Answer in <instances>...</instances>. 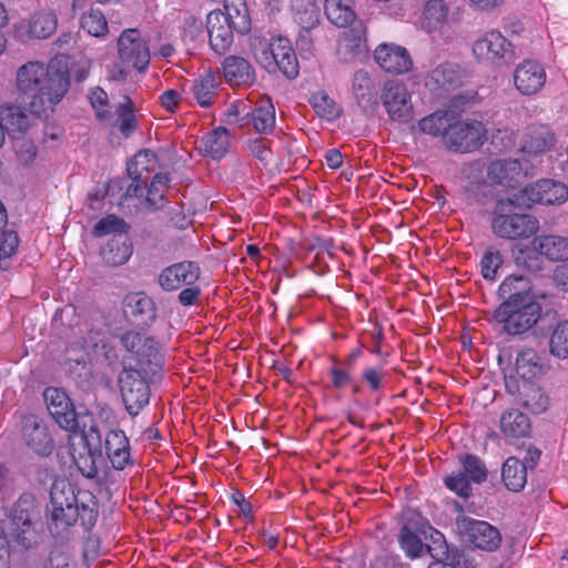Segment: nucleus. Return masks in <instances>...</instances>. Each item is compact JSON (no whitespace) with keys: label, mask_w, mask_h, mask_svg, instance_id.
Here are the masks:
<instances>
[{"label":"nucleus","mask_w":568,"mask_h":568,"mask_svg":"<svg viewBox=\"0 0 568 568\" xmlns=\"http://www.w3.org/2000/svg\"><path fill=\"white\" fill-rule=\"evenodd\" d=\"M448 19V7L444 0H429L424 8L422 24L433 32L442 29Z\"/></svg>","instance_id":"49530a36"},{"label":"nucleus","mask_w":568,"mask_h":568,"mask_svg":"<svg viewBox=\"0 0 568 568\" xmlns=\"http://www.w3.org/2000/svg\"><path fill=\"white\" fill-rule=\"evenodd\" d=\"M223 14L236 32L244 34L250 31L251 19L245 0H224Z\"/></svg>","instance_id":"79ce46f5"},{"label":"nucleus","mask_w":568,"mask_h":568,"mask_svg":"<svg viewBox=\"0 0 568 568\" xmlns=\"http://www.w3.org/2000/svg\"><path fill=\"white\" fill-rule=\"evenodd\" d=\"M223 77L232 87H247L255 81V70L244 58L229 55L222 63Z\"/></svg>","instance_id":"c85d7f7f"},{"label":"nucleus","mask_w":568,"mask_h":568,"mask_svg":"<svg viewBox=\"0 0 568 568\" xmlns=\"http://www.w3.org/2000/svg\"><path fill=\"white\" fill-rule=\"evenodd\" d=\"M545 368L542 357L534 348H524L516 356V373L525 382L541 376L545 373Z\"/></svg>","instance_id":"e433bc0d"},{"label":"nucleus","mask_w":568,"mask_h":568,"mask_svg":"<svg viewBox=\"0 0 568 568\" xmlns=\"http://www.w3.org/2000/svg\"><path fill=\"white\" fill-rule=\"evenodd\" d=\"M16 84L19 93L30 99V111L40 116L62 100L70 87L67 68H59L52 60L47 67L39 61H30L17 70Z\"/></svg>","instance_id":"f257e3e1"},{"label":"nucleus","mask_w":568,"mask_h":568,"mask_svg":"<svg viewBox=\"0 0 568 568\" xmlns=\"http://www.w3.org/2000/svg\"><path fill=\"white\" fill-rule=\"evenodd\" d=\"M516 194L527 207L532 204L559 205L568 200V187L561 182L545 179L527 185Z\"/></svg>","instance_id":"4468645a"},{"label":"nucleus","mask_w":568,"mask_h":568,"mask_svg":"<svg viewBox=\"0 0 568 568\" xmlns=\"http://www.w3.org/2000/svg\"><path fill=\"white\" fill-rule=\"evenodd\" d=\"M541 307L538 303L531 302L511 306V303H501L495 311L494 317L498 323L504 324V331L510 335H517L544 322L540 316Z\"/></svg>","instance_id":"0eeeda50"},{"label":"nucleus","mask_w":568,"mask_h":568,"mask_svg":"<svg viewBox=\"0 0 568 568\" xmlns=\"http://www.w3.org/2000/svg\"><path fill=\"white\" fill-rule=\"evenodd\" d=\"M501 479L511 491H520L527 481V466L516 457H509L503 465Z\"/></svg>","instance_id":"a19ab883"},{"label":"nucleus","mask_w":568,"mask_h":568,"mask_svg":"<svg viewBox=\"0 0 568 568\" xmlns=\"http://www.w3.org/2000/svg\"><path fill=\"white\" fill-rule=\"evenodd\" d=\"M381 101L390 120L407 123L413 118L410 94L404 83L385 82L381 92Z\"/></svg>","instance_id":"2eb2a0df"},{"label":"nucleus","mask_w":568,"mask_h":568,"mask_svg":"<svg viewBox=\"0 0 568 568\" xmlns=\"http://www.w3.org/2000/svg\"><path fill=\"white\" fill-rule=\"evenodd\" d=\"M549 352L557 358H568V321L559 322L549 337Z\"/></svg>","instance_id":"3c124183"},{"label":"nucleus","mask_w":568,"mask_h":568,"mask_svg":"<svg viewBox=\"0 0 568 568\" xmlns=\"http://www.w3.org/2000/svg\"><path fill=\"white\" fill-rule=\"evenodd\" d=\"M445 559L450 560L456 568H475L474 558L465 549H453Z\"/></svg>","instance_id":"774afa93"},{"label":"nucleus","mask_w":568,"mask_h":568,"mask_svg":"<svg viewBox=\"0 0 568 568\" xmlns=\"http://www.w3.org/2000/svg\"><path fill=\"white\" fill-rule=\"evenodd\" d=\"M229 116H235V122L241 129L252 126L258 134H270L275 129V108L266 95L260 97L250 105L245 103L232 105Z\"/></svg>","instance_id":"39448f33"},{"label":"nucleus","mask_w":568,"mask_h":568,"mask_svg":"<svg viewBox=\"0 0 568 568\" xmlns=\"http://www.w3.org/2000/svg\"><path fill=\"white\" fill-rule=\"evenodd\" d=\"M367 51L366 29L361 22L345 30L337 42V53L345 62L361 59Z\"/></svg>","instance_id":"393cba45"},{"label":"nucleus","mask_w":568,"mask_h":568,"mask_svg":"<svg viewBox=\"0 0 568 568\" xmlns=\"http://www.w3.org/2000/svg\"><path fill=\"white\" fill-rule=\"evenodd\" d=\"M546 82L544 67L534 60H525L514 71L516 89L524 95H532L541 90Z\"/></svg>","instance_id":"4be33fe9"},{"label":"nucleus","mask_w":568,"mask_h":568,"mask_svg":"<svg viewBox=\"0 0 568 568\" xmlns=\"http://www.w3.org/2000/svg\"><path fill=\"white\" fill-rule=\"evenodd\" d=\"M555 143L554 134L546 128L531 129L521 145V150L528 154H541L552 148Z\"/></svg>","instance_id":"a18cd8bd"},{"label":"nucleus","mask_w":568,"mask_h":568,"mask_svg":"<svg viewBox=\"0 0 568 568\" xmlns=\"http://www.w3.org/2000/svg\"><path fill=\"white\" fill-rule=\"evenodd\" d=\"M22 443L40 457H48L54 449V439L48 424L38 415L28 414L21 419Z\"/></svg>","instance_id":"9b49d317"},{"label":"nucleus","mask_w":568,"mask_h":568,"mask_svg":"<svg viewBox=\"0 0 568 568\" xmlns=\"http://www.w3.org/2000/svg\"><path fill=\"white\" fill-rule=\"evenodd\" d=\"M486 138L487 130L481 122L457 121L455 116L447 135L444 136V144L453 152L466 153L479 149Z\"/></svg>","instance_id":"9d476101"},{"label":"nucleus","mask_w":568,"mask_h":568,"mask_svg":"<svg viewBox=\"0 0 568 568\" xmlns=\"http://www.w3.org/2000/svg\"><path fill=\"white\" fill-rule=\"evenodd\" d=\"M170 179L165 173H158L153 176L150 185L146 189V203L152 210L162 207L164 200V190L168 187Z\"/></svg>","instance_id":"6e6d98bb"},{"label":"nucleus","mask_w":568,"mask_h":568,"mask_svg":"<svg viewBox=\"0 0 568 568\" xmlns=\"http://www.w3.org/2000/svg\"><path fill=\"white\" fill-rule=\"evenodd\" d=\"M234 28L226 21L222 10H213L206 17V32L211 49L225 54L234 41Z\"/></svg>","instance_id":"6ab92c4d"},{"label":"nucleus","mask_w":568,"mask_h":568,"mask_svg":"<svg viewBox=\"0 0 568 568\" xmlns=\"http://www.w3.org/2000/svg\"><path fill=\"white\" fill-rule=\"evenodd\" d=\"M155 155L145 150L139 152L126 166V172L132 182L128 185L124 193V199H140L143 196L144 189L146 187L150 172V161L154 160Z\"/></svg>","instance_id":"5701e85b"},{"label":"nucleus","mask_w":568,"mask_h":568,"mask_svg":"<svg viewBox=\"0 0 568 568\" xmlns=\"http://www.w3.org/2000/svg\"><path fill=\"white\" fill-rule=\"evenodd\" d=\"M81 28L93 37H103L108 32V22L104 14L91 9L81 17Z\"/></svg>","instance_id":"13d9d810"},{"label":"nucleus","mask_w":568,"mask_h":568,"mask_svg":"<svg viewBox=\"0 0 568 568\" xmlns=\"http://www.w3.org/2000/svg\"><path fill=\"white\" fill-rule=\"evenodd\" d=\"M36 514L34 495L23 493L13 504L9 515L12 525L11 535L16 542L24 549L34 548L39 544V537L32 523Z\"/></svg>","instance_id":"20e7f679"},{"label":"nucleus","mask_w":568,"mask_h":568,"mask_svg":"<svg viewBox=\"0 0 568 568\" xmlns=\"http://www.w3.org/2000/svg\"><path fill=\"white\" fill-rule=\"evenodd\" d=\"M28 27V31L31 37L37 39H47L57 30V14L52 11L37 12L30 18Z\"/></svg>","instance_id":"de8ad7c7"},{"label":"nucleus","mask_w":568,"mask_h":568,"mask_svg":"<svg viewBox=\"0 0 568 568\" xmlns=\"http://www.w3.org/2000/svg\"><path fill=\"white\" fill-rule=\"evenodd\" d=\"M118 54L123 65L143 72L150 63V49L138 29H125L118 39Z\"/></svg>","instance_id":"f8f14e48"},{"label":"nucleus","mask_w":568,"mask_h":568,"mask_svg":"<svg viewBox=\"0 0 568 568\" xmlns=\"http://www.w3.org/2000/svg\"><path fill=\"white\" fill-rule=\"evenodd\" d=\"M43 397L55 423L64 430L77 432L79 427L77 413L67 393L58 387H47Z\"/></svg>","instance_id":"dca6fc26"},{"label":"nucleus","mask_w":568,"mask_h":568,"mask_svg":"<svg viewBox=\"0 0 568 568\" xmlns=\"http://www.w3.org/2000/svg\"><path fill=\"white\" fill-rule=\"evenodd\" d=\"M353 97L367 115H374L378 109V92L374 80L367 71L358 70L352 79Z\"/></svg>","instance_id":"b1692460"},{"label":"nucleus","mask_w":568,"mask_h":568,"mask_svg":"<svg viewBox=\"0 0 568 568\" xmlns=\"http://www.w3.org/2000/svg\"><path fill=\"white\" fill-rule=\"evenodd\" d=\"M154 377L146 376L141 371L124 368L118 378L123 404L131 416H136L150 402L149 381Z\"/></svg>","instance_id":"423d86ee"},{"label":"nucleus","mask_w":568,"mask_h":568,"mask_svg":"<svg viewBox=\"0 0 568 568\" xmlns=\"http://www.w3.org/2000/svg\"><path fill=\"white\" fill-rule=\"evenodd\" d=\"M455 115L456 114L453 111L438 110L427 116H424L418 122V128L423 133L432 136H440L444 140V136L447 135V132L450 129Z\"/></svg>","instance_id":"ea45409f"},{"label":"nucleus","mask_w":568,"mask_h":568,"mask_svg":"<svg viewBox=\"0 0 568 568\" xmlns=\"http://www.w3.org/2000/svg\"><path fill=\"white\" fill-rule=\"evenodd\" d=\"M503 260L498 251L488 250L480 262L481 274L487 280H493Z\"/></svg>","instance_id":"e2e57ef3"},{"label":"nucleus","mask_w":568,"mask_h":568,"mask_svg":"<svg viewBox=\"0 0 568 568\" xmlns=\"http://www.w3.org/2000/svg\"><path fill=\"white\" fill-rule=\"evenodd\" d=\"M217 87L219 77L212 71H206L193 81L191 90L197 104L209 108L219 95Z\"/></svg>","instance_id":"4c0bfd02"},{"label":"nucleus","mask_w":568,"mask_h":568,"mask_svg":"<svg viewBox=\"0 0 568 568\" xmlns=\"http://www.w3.org/2000/svg\"><path fill=\"white\" fill-rule=\"evenodd\" d=\"M119 130L121 134L129 138L136 129L133 102L129 97L116 108Z\"/></svg>","instance_id":"5fc2aeb1"},{"label":"nucleus","mask_w":568,"mask_h":568,"mask_svg":"<svg viewBox=\"0 0 568 568\" xmlns=\"http://www.w3.org/2000/svg\"><path fill=\"white\" fill-rule=\"evenodd\" d=\"M310 102L316 114L328 121L337 119L341 114L339 106L324 91L312 94Z\"/></svg>","instance_id":"603ef678"},{"label":"nucleus","mask_w":568,"mask_h":568,"mask_svg":"<svg viewBox=\"0 0 568 568\" xmlns=\"http://www.w3.org/2000/svg\"><path fill=\"white\" fill-rule=\"evenodd\" d=\"M125 315L138 326H148L156 317L155 304L143 293L132 294L124 300Z\"/></svg>","instance_id":"cd10ccee"},{"label":"nucleus","mask_w":568,"mask_h":568,"mask_svg":"<svg viewBox=\"0 0 568 568\" xmlns=\"http://www.w3.org/2000/svg\"><path fill=\"white\" fill-rule=\"evenodd\" d=\"M534 253L551 262L568 261V239L559 235H538L531 241Z\"/></svg>","instance_id":"2f4dec72"},{"label":"nucleus","mask_w":568,"mask_h":568,"mask_svg":"<svg viewBox=\"0 0 568 568\" xmlns=\"http://www.w3.org/2000/svg\"><path fill=\"white\" fill-rule=\"evenodd\" d=\"M529 169L527 160L500 159L489 164L487 175L496 184L515 187L523 178L528 176Z\"/></svg>","instance_id":"a211bd4d"},{"label":"nucleus","mask_w":568,"mask_h":568,"mask_svg":"<svg viewBox=\"0 0 568 568\" xmlns=\"http://www.w3.org/2000/svg\"><path fill=\"white\" fill-rule=\"evenodd\" d=\"M463 83V72L455 63H442L426 78V87L432 91L455 89Z\"/></svg>","instance_id":"473e14b6"},{"label":"nucleus","mask_w":568,"mask_h":568,"mask_svg":"<svg viewBox=\"0 0 568 568\" xmlns=\"http://www.w3.org/2000/svg\"><path fill=\"white\" fill-rule=\"evenodd\" d=\"M473 52L480 62L501 65L513 59L511 43L497 30H490L473 44Z\"/></svg>","instance_id":"ddd939ff"},{"label":"nucleus","mask_w":568,"mask_h":568,"mask_svg":"<svg viewBox=\"0 0 568 568\" xmlns=\"http://www.w3.org/2000/svg\"><path fill=\"white\" fill-rule=\"evenodd\" d=\"M423 525L424 519L418 517L417 519L407 520L399 530L398 544L410 559L419 558L426 552V544L422 540Z\"/></svg>","instance_id":"a878e982"},{"label":"nucleus","mask_w":568,"mask_h":568,"mask_svg":"<svg viewBox=\"0 0 568 568\" xmlns=\"http://www.w3.org/2000/svg\"><path fill=\"white\" fill-rule=\"evenodd\" d=\"M204 32H203V23L200 19L193 17V16H190L186 20H185V26H184V39L185 40H190L192 42H196V41H201L203 42L204 41Z\"/></svg>","instance_id":"338daca9"},{"label":"nucleus","mask_w":568,"mask_h":568,"mask_svg":"<svg viewBox=\"0 0 568 568\" xmlns=\"http://www.w3.org/2000/svg\"><path fill=\"white\" fill-rule=\"evenodd\" d=\"M200 275L201 268L196 262L182 261L164 267L158 276V284L163 291L173 292L195 284Z\"/></svg>","instance_id":"f3484780"},{"label":"nucleus","mask_w":568,"mask_h":568,"mask_svg":"<svg viewBox=\"0 0 568 568\" xmlns=\"http://www.w3.org/2000/svg\"><path fill=\"white\" fill-rule=\"evenodd\" d=\"M318 23V14L315 12V18L312 19L310 26H303L296 39L297 48L303 52H311L313 50V36L312 31Z\"/></svg>","instance_id":"69168bd1"},{"label":"nucleus","mask_w":568,"mask_h":568,"mask_svg":"<svg viewBox=\"0 0 568 568\" xmlns=\"http://www.w3.org/2000/svg\"><path fill=\"white\" fill-rule=\"evenodd\" d=\"M499 429L504 438L510 443L527 437L531 430V423L525 413L517 408H510L501 414Z\"/></svg>","instance_id":"7c9ffc66"},{"label":"nucleus","mask_w":568,"mask_h":568,"mask_svg":"<svg viewBox=\"0 0 568 568\" xmlns=\"http://www.w3.org/2000/svg\"><path fill=\"white\" fill-rule=\"evenodd\" d=\"M456 528L462 539L474 548L493 552L501 545V534L491 524L468 516L456 519Z\"/></svg>","instance_id":"6e6552de"},{"label":"nucleus","mask_w":568,"mask_h":568,"mask_svg":"<svg viewBox=\"0 0 568 568\" xmlns=\"http://www.w3.org/2000/svg\"><path fill=\"white\" fill-rule=\"evenodd\" d=\"M516 145V140L513 131L507 129H498L493 133L487 151L490 154H501L513 150Z\"/></svg>","instance_id":"bf43d9fd"},{"label":"nucleus","mask_w":568,"mask_h":568,"mask_svg":"<svg viewBox=\"0 0 568 568\" xmlns=\"http://www.w3.org/2000/svg\"><path fill=\"white\" fill-rule=\"evenodd\" d=\"M519 403L534 414L544 413L549 405V397L537 385L525 382L519 392Z\"/></svg>","instance_id":"37998d69"},{"label":"nucleus","mask_w":568,"mask_h":568,"mask_svg":"<svg viewBox=\"0 0 568 568\" xmlns=\"http://www.w3.org/2000/svg\"><path fill=\"white\" fill-rule=\"evenodd\" d=\"M498 294L504 300L503 303H511V306L535 302L530 282L523 275L506 277L499 286Z\"/></svg>","instance_id":"c756f323"},{"label":"nucleus","mask_w":568,"mask_h":568,"mask_svg":"<svg viewBox=\"0 0 568 568\" xmlns=\"http://www.w3.org/2000/svg\"><path fill=\"white\" fill-rule=\"evenodd\" d=\"M270 65L264 69L268 73L281 72L287 79H295L300 73V64L291 42L285 38L273 39V51Z\"/></svg>","instance_id":"aec40b11"},{"label":"nucleus","mask_w":568,"mask_h":568,"mask_svg":"<svg viewBox=\"0 0 568 568\" xmlns=\"http://www.w3.org/2000/svg\"><path fill=\"white\" fill-rule=\"evenodd\" d=\"M132 255V243L128 235H113L101 251L102 260L111 266H119L128 262Z\"/></svg>","instance_id":"58836bf2"},{"label":"nucleus","mask_w":568,"mask_h":568,"mask_svg":"<svg viewBox=\"0 0 568 568\" xmlns=\"http://www.w3.org/2000/svg\"><path fill=\"white\" fill-rule=\"evenodd\" d=\"M248 47L257 63L263 68L265 64L270 65V58L273 54V40H268L261 34H252L248 39Z\"/></svg>","instance_id":"4d7b16f0"},{"label":"nucleus","mask_w":568,"mask_h":568,"mask_svg":"<svg viewBox=\"0 0 568 568\" xmlns=\"http://www.w3.org/2000/svg\"><path fill=\"white\" fill-rule=\"evenodd\" d=\"M517 207H527L519 202V196L497 201L491 219V230L495 235L506 240L528 239L539 230V221L529 214L517 213Z\"/></svg>","instance_id":"7ed1b4c3"},{"label":"nucleus","mask_w":568,"mask_h":568,"mask_svg":"<svg viewBox=\"0 0 568 568\" xmlns=\"http://www.w3.org/2000/svg\"><path fill=\"white\" fill-rule=\"evenodd\" d=\"M230 148V132L224 126H219L205 133L199 141L197 149L204 155L214 160L222 159Z\"/></svg>","instance_id":"c9c22d12"},{"label":"nucleus","mask_w":568,"mask_h":568,"mask_svg":"<svg viewBox=\"0 0 568 568\" xmlns=\"http://www.w3.org/2000/svg\"><path fill=\"white\" fill-rule=\"evenodd\" d=\"M0 121L8 131L24 132L29 128V116L16 104L0 105Z\"/></svg>","instance_id":"09e8293b"},{"label":"nucleus","mask_w":568,"mask_h":568,"mask_svg":"<svg viewBox=\"0 0 568 568\" xmlns=\"http://www.w3.org/2000/svg\"><path fill=\"white\" fill-rule=\"evenodd\" d=\"M462 469L446 476V487L463 498L471 494L470 483L481 484L487 479L488 470L485 463L476 455L464 454L458 457Z\"/></svg>","instance_id":"1a4fd4ad"},{"label":"nucleus","mask_w":568,"mask_h":568,"mask_svg":"<svg viewBox=\"0 0 568 568\" xmlns=\"http://www.w3.org/2000/svg\"><path fill=\"white\" fill-rule=\"evenodd\" d=\"M85 446L89 452V456L81 457L75 460L80 473L90 479L98 476V467L95 465L94 456L102 455L101 434L95 425H92L88 432L83 434Z\"/></svg>","instance_id":"f704fd0d"},{"label":"nucleus","mask_w":568,"mask_h":568,"mask_svg":"<svg viewBox=\"0 0 568 568\" xmlns=\"http://www.w3.org/2000/svg\"><path fill=\"white\" fill-rule=\"evenodd\" d=\"M104 449L114 469L122 470L133 464L130 443L123 430H110L104 439Z\"/></svg>","instance_id":"bb28decb"},{"label":"nucleus","mask_w":568,"mask_h":568,"mask_svg":"<svg viewBox=\"0 0 568 568\" xmlns=\"http://www.w3.org/2000/svg\"><path fill=\"white\" fill-rule=\"evenodd\" d=\"M424 529L422 530L423 538L430 540L433 545L426 544V552L429 554L434 559L447 557L449 549L445 540L444 535L432 527L427 521L424 520Z\"/></svg>","instance_id":"8fccbe9b"},{"label":"nucleus","mask_w":568,"mask_h":568,"mask_svg":"<svg viewBox=\"0 0 568 568\" xmlns=\"http://www.w3.org/2000/svg\"><path fill=\"white\" fill-rule=\"evenodd\" d=\"M52 505L49 530L54 539L64 542L69 539V529L79 519L81 526L91 530L97 523L99 505L90 491H74V487L67 480H57L50 489Z\"/></svg>","instance_id":"f03ea898"},{"label":"nucleus","mask_w":568,"mask_h":568,"mask_svg":"<svg viewBox=\"0 0 568 568\" xmlns=\"http://www.w3.org/2000/svg\"><path fill=\"white\" fill-rule=\"evenodd\" d=\"M387 372L383 367H366L362 375L361 381L369 387L372 393H377L383 389Z\"/></svg>","instance_id":"052dcab7"},{"label":"nucleus","mask_w":568,"mask_h":568,"mask_svg":"<svg viewBox=\"0 0 568 568\" xmlns=\"http://www.w3.org/2000/svg\"><path fill=\"white\" fill-rule=\"evenodd\" d=\"M376 63L386 72L393 74H403L413 67V61L408 51L394 43H382L374 51Z\"/></svg>","instance_id":"412c9836"},{"label":"nucleus","mask_w":568,"mask_h":568,"mask_svg":"<svg viewBox=\"0 0 568 568\" xmlns=\"http://www.w3.org/2000/svg\"><path fill=\"white\" fill-rule=\"evenodd\" d=\"M136 371H141L146 376L156 378L162 372L164 359L159 351L158 342L152 337H145L143 345L136 353Z\"/></svg>","instance_id":"72a5a7b5"},{"label":"nucleus","mask_w":568,"mask_h":568,"mask_svg":"<svg viewBox=\"0 0 568 568\" xmlns=\"http://www.w3.org/2000/svg\"><path fill=\"white\" fill-rule=\"evenodd\" d=\"M332 386L336 389H342L352 384L351 371L342 366L339 363L334 362L329 369Z\"/></svg>","instance_id":"0e129e2a"},{"label":"nucleus","mask_w":568,"mask_h":568,"mask_svg":"<svg viewBox=\"0 0 568 568\" xmlns=\"http://www.w3.org/2000/svg\"><path fill=\"white\" fill-rule=\"evenodd\" d=\"M19 236L14 230H2L0 235V263L16 254Z\"/></svg>","instance_id":"680f3d73"},{"label":"nucleus","mask_w":568,"mask_h":568,"mask_svg":"<svg viewBox=\"0 0 568 568\" xmlns=\"http://www.w3.org/2000/svg\"><path fill=\"white\" fill-rule=\"evenodd\" d=\"M352 4L353 0H325V14L333 24L345 28L355 20Z\"/></svg>","instance_id":"c03bdc74"},{"label":"nucleus","mask_w":568,"mask_h":568,"mask_svg":"<svg viewBox=\"0 0 568 568\" xmlns=\"http://www.w3.org/2000/svg\"><path fill=\"white\" fill-rule=\"evenodd\" d=\"M129 225L125 221L115 214H109L108 216L101 219L92 230V234L97 237L105 236L109 234L119 235L124 234L128 235Z\"/></svg>","instance_id":"864d4df0"}]
</instances>
